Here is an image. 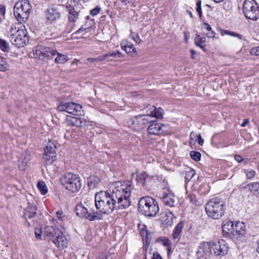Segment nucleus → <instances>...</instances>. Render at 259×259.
I'll use <instances>...</instances> for the list:
<instances>
[{
  "mask_svg": "<svg viewBox=\"0 0 259 259\" xmlns=\"http://www.w3.org/2000/svg\"><path fill=\"white\" fill-rule=\"evenodd\" d=\"M112 191H101L95 196V206L99 213L109 214L114 210L123 209L131 205L132 182L118 181Z\"/></svg>",
  "mask_w": 259,
  "mask_h": 259,
  "instance_id": "f257e3e1",
  "label": "nucleus"
},
{
  "mask_svg": "<svg viewBox=\"0 0 259 259\" xmlns=\"http://www.w3.org/2000/svg\"><path fill=\"white\" fill-rule=\"evenodd\" d=\"M7 37L13 45L18 48L24 47L29 41V36L24 26L17 28L15 25H12L8 30Z\"/></svg>",
  "mask_w": 259,
  "mask_h": 259,
  "instance_id": "f03ea898",
  "label": "nucleus"
},
{
  "mask_svg": "<svg viewBox=\"0 0 259 259\" xmlns=\"http://www.w3.org/2000/svg\"><path fill=\"white\" fill-rule=\"evenodd\" d=\"M205 208L209 218L218 220L225 215L226 205L223 200L219 198H214L207 202Z\"/></svg>",
  "mask_w": 259,
  "mask_h": 259,
  "instance_id": "7ed1b4c3",
  "label": "nucleus"
},
{
  "mask_svg": "<svg viewBox=\"0 0 259 259\" xmlns=\"http://www.w3.org/2000/svg\"><path fill=\"white\" fill-rule=\"evenodd\" d=\"M159 210L157 202L151 197H143L139 201L138 210L146 217H155Z\"/></svg>",
  "mask_w": 259,
  "mask_h": 259,
  "instance_id": "20e7f679",
  "label": "nucleus"
},
{
  "mask_svg": "<svg viewBox=\"0 0 259 259\" xmlns=\"http://www.w3.org/2000/svg\"><path fill=\"white\" fill-rule=\"evenodd\" d=\"M75 212L78 217L90 221L101 220L102 218V216L98 211L92 210L90 207V204L85 202H81L77 204L75 208Z\"/></svg>",
  "mask_w": 259,
  "mask_h": 259,
  "instance_id": "39448f33",
  "label": "nucleus"
},
{
  "mask_svg": "<svg viewBox=\"0 0 259 259\" xmlns=\"http://www.w3.org/2000/svg\"><path fill=\"white\" fill-rule=\"evenodd\" d=\"M31 6L28 0H22L16 3L14 14L21 23L26 22L30 16Z\"/></svg>",
  "mask_w": 259,
  "mask_h": 259,
  "instance_id": "423d86ee",
  "label": "nucleus"
},
{
  "mask_svg": "<svg viewBox=\"0 0 259 259\" xmlns=\"http://www.w3.org/2000/svg\"><path fill=\"white\" fill-rule=\"evenodd\" d=\"M81 187L80 179L78 175L68 172L66 174V190L69 196L74 197Z\"/></svg>",
  "mask_w": 259,
  "mask_h": 259,
  "instance_id": "0eeeda50",
  "label": "nucleus"
},
{
  "mask_svg": "<svg viewBox=\"0 0 259 259\" xmlns=\"http://www.w3.org/2000/svg\"><path fill=\"white\" fill-rule=\"evenodd\" d=\"M243 13L247 19L256 21L259 19V4L255 0H244Z\"/></svg>",
  "mask_w": 259,
  "mask_h": 259,
  "instance_id": "6e6552de",
  "label": "nucleus"
},
{
  "mask_svg": "<svg viewBox=\"0 0 259 259\" xmlns=\"http://www.w3.org/2000/svg\"><path fill=\"white\" fill-rule=\"evenodd\" d=\"M45 235L50 239L52 240L54 244L61 249L64 248L65 241L63 233L56 230L52 226H47L45 228Z\"/></svg>",
  "mask_w": 259,
  "mask_h": 259,
  "instance_id": "1a4fd4ad",
  "label": "nucleus"
},
{
  "mask_svg": "<svg viewBox=\"0 0 259 259\" xmlns=\"http://www.w3.org/2000/svg\"><path fill=\"white\" fill-rule=\"evenodd\" d=\"M152 122L149 114H140L134 116L127 121L128 126L134 131H138L143 126Z\"/></svg>",
  "mask_w": 259,
  "mask_h": 259,
  "instance_id": "9d476101",
  "label": "nucleus"
},
{
  "mask_svg": "<svg viewBox=\"0 0 259 259\" xmlns=\"http://www.w3.org/2000/svg\"><path fill=\"white\" fill-rule=\"evenodd\" d=\"M212 246L211 242H203L201 243L196 252L198 259H208L212 254Z\"/></svg>",
  "mask_w": 259,
  "mask_h": 259,
  "instance_id": "9b49d317",
  "label": "nucleus"
},
{
  "mask_svg": "<svg viewBox=\"0 0 259 259\" xmlns=\"http://www.w3.org/2000/svg\"><path fill=\"white\" fill-rule=\"evenodd\" d=\"M163 203L167 206L174 207L178 204L177 198L168 188H164L161 194Z\"/></svg>",
  "mask_w": 259,
  "mask_h": 259,
  "instance_id": "f8f14e48",
  "label": "nucleus"
},
{
  "mask_svg": "<svg viewBox=\"0 0 259 259\" xmlns=\"http://www.w3.org/2000/svg\"><path fill=\"white\" fill-rule=\"evenodd\" d=\"M56 149V144L54 142L49 141L45 149L44 155V159L47 164H51L55 160Z\"/></svg>",
  "mask_w": 259,
  "mask_h": 259,
  "instance_id": "ddd939ff",
  "label": "nucleus"
},
{
  "mask_svg": "<svg viewBox=\"0 0 259 259\" xmlns=\"http://www.w3.org/2000/svg\"><path fill=\"white\" fill-rule=\"evenodd\" d=\"M57 51L49 48L38 47L36 48L34 54L35 57L40 60L53 59L56 56Z\"/></svg>",
  "mask_w": 259,
  "mask_h": 259,
  "instance_id": "4468645a",
  "label": "nucleus"
},
{
  "mask_svg": "<svg viewBox=\"0 0 259 259\" xmlns=\"http://www.w3.org/2000/svg\"><path fill=\"white\" fill-rule=\"evenodd\" d=\"M211 244L212 246L213 254L222 256L227 253L229 247L225 240H221L217 243L211 242Z\"/></svg>",
  "mask_w": 259,
  "mask_h": 259,
  "instance_id": "2eb2a0df",
  "label": "nucleus"
},
{
  "mask_svg": "<svg viewBox=\"0 0 259 259\" xmlns=\"http://www.w3.org/2000/svg\"><path fill=\"white\" fill-rule=\"evenodd\" d=\"M66 112L73 116L82 115V107L76 103L69 102L66 104Z\"/></svg>",
  "mask_w": 259,
  "mask_h": 259,
  "instance_id": "dca6fc26",
  "label": "nucleus"
},
{
  "mask_svg": "<svg viewBox=\"0 0 259 259\" xmlns=\"http://www.w3.org/2000/svg\"><path fill=\"white\" fill-rule=\"evenodd\" d=\"M235 225L233 223L229 220H226L223 221L222 229L223 235L228 237L234 235L235 232Z\"/></svg>",
  "mask_w": 259,
  "mask_h": 259,
  "instance_id": "f3484780",
  "label": "nucleus"
},
{
  "mask_svg": "<svg viewBox=\"0 0 259 259\" xmlns=\"http://www.w3.org/2000/svg\"><path fill=\"white\" fill-rule=\"evenodd\" d=\"M164 125L161 123L153 122L148 127L147 131L151 135H159L164 132Z\"/></svg>",
  "mask_w": 259,
  "mask_h": 259,
  "instance_id": "a211bd4d",
  "label": "nucleus"
},
{
  "mask_svg": "<svg viewBox=\"0 0 259 259\" xmlns=\"http://www.w3.org/2000/svg\"><path fill=\"white\" fill-rule=\"evenodd\" d=\"M66 8H67L69 13V25L72 27L75 25V22L76 19H78L79 13L72 6H69V7L66 6Z\"/></svg>",
  "mask_w": 259,
  "mask_h": 259,
  "instance_id": "6ab92c4d",
  "label": "nucleus"
},
{
  "mask_svg": "<svg viewBox=\"0 0 259 259\" xmlns=\"http://www.w3.org/2000/svg\"><path fill=\"white\" fill-rule=\"evenodd\" d=\"M45 16L47 20L50 23H52L60 18V14L56 9L51 8L46 10L45 12Z\"/></svg>",
  "mask_w": 259,
  "mask_h": 259,
  "instance_id": "aec40b11",
  "label": "nucleus"
},
{
  "mask_svg": "<svg viewBox=\"0 0 259 259\" xmlns=\"http://www.w3.org/2000/svg\"><path fill=\"white\" fill-rule=\"evenodd\" d=\"M36 207L31 204L28 203L27 207L24 210V217L26 220L33 218L36 214Z\"/></svg>",
  "mask_w": 259,
  "mask_h": 259,
  "instance_id": "412c9836",
  "label": "nucleus"
},
{
  "mask_svg": "<svg viewBox=\"0 0 259 259\" xmlns=\"http://www.w3.org/2000/svg\"><path fill=\"white\" fill-rule=\"evenodd\" d=\"M110 57H112L113 58H121L122 57V55L118 50H115L114 51H110L103 55L99 56L97 59L103 61Z\"/></svg>",
  "mask_w": 259,
  "mask_h": 259,
  "instance_id": "4be33fe9",
  "label": "nucleus"
},
{
  "mask_svg": "<svg viewBox=\"0 0 259 259\" xmlns=\"http://www.w3.org/2000/svg\"><path fill=\"white\" fill-rule=\"evenodd\" d=\"M184 225V222L180 221L175 227L172 234V238L174 239H180L181 233L183 229Z\"/></svg>",
  "mask_w": 259,
  "mask_h": 259,
  "instance_id": "5701e85b",
  "label": "nucleus"
},
{
  "mask_svg": "<svg viewBox=\"0 0 259 259\" xmlns=\"http://www.w3.org/2000/svg\"><path fill=\"white\" fill-rule=\"evenodd\" d=\"M153 110L150 111V114H149L150 118L151 117H155L157 119H161L163 117L164 114V110L161 108H156L154 106L152 107Z\"/></svg>",
  "mask_w": 259,
  "mask_h": 259,
  "instance_id": "b1692460",
  "label": "nucleus"
},
{
  "mask_svg": "<svg viewBox=\"0 0 259 259\" xmlns=\"http://www.w3.org/2000/svg\"><path fill=\"white\" fill-rule=\"evenodd\" d=\"M206 38L205 36H201L199 34L196 35L194 42L195 44L202 49L203 51H205Z\"/></svg>",
  "mask_w": 259,
  "mask_h": 259,
  "instance_id": "393cba45",
  "label": "nucleus"
},
{
  "mask_svg": "<svg viewBox=\"0 0 259 259\" xmlns=\"http://www.w3.org/2000/svg\"><path fill=\"white\" fill-rule=\"evenodd\" d=\"M143 228L140 229V233L142 237L143 241H145L146 244H149L150 243L151 239L149 237V234L147 230L146 229V227L145 225L143 226Z\"/></svg>",
  "mask_w": 259,
  "mask_h": 259,
  "instance_id": "a878e982",
  "label": "nucleus"
},
{
  "mask_svg": "<svg viewBox=\"0 0 259 259\" xmlns=\"http://www.w3.org/2000/svg\"><path fill=\"white\" fill-rule=\"evenodd\" d=\"M249 190L254 195H257L259 194V183L254 182L247 184V187Z\"/></svg>",
  "mask_w": 259,
  "mask_h": 259,
  "instance_id": "bb28decb",
  "label": "nucleus"
},
{
  "mask_svg": "<svg viewBox=\"0 0 259 259\" xmlns=\"http://www.w3.org/2000/svg\"><path fill=\"white\" fill-rule=\"evenodd\" d=\"M157 241L161 242L163 246L167 247V251L168 254L171 251V242L170 240L166 237H161L159 238Z\"/></svg>",
  "mask_w": 259,
  "mask_h": 259,
  "instance_id": "cd10ccee",
  "label": "nucleus"
},
{
  "mask_svg": "<svg viewBox=\"0 0 259 259\" xmlns=\"http://www.w3.org/2000/svg\"><path fill=\"white\" fill-rule=\"evenodd\" d=\"M235 232L238 234H241L245 229V226L242 222H236L235 225Z\"/></svg>",
  "mask_w": 259,
  "mask_h": 259,
  "instance_id": "c85d7f7f",
  "label": "nucleus"
},
{
  "mask_svg": "<svg viewBox=\"0 0 259 259\" xmlns=\"http://www.w3.org/2000/svg\"><path fill=\"white\" fill-rule=\"evenodd\" d=\"M37 188L42 195H46L48 192L47 186L44 181L38 182Z\"/></svg>",
  "mask_w": 259,
  "mask_h": 259,
  "instance_id": "c756f323",
  "label": "nucleus"
},
{
  "mask_svg": "<svg viewBox=\"0 0 259 259\" xmlns=\"http://www.w3.org/2000/svg\"><path fill=\"white\" fill-rule=\"evenodd\" d=\"M9 65L7 62L6 59L0 56V71H5L8 70Z\"/></svg>",
  "mask_w": 259,
  "mask_h": 259,
  "instance_id": "7c9ffc66",
  "label": "nucleus"
},
{
  "mask_svg": "<svg viewBox=\"0 0 259 259\" xmlns=\"http://www.w3.org/2000/svg\"><path fill=\"white\" fill-rule=\"evenodd\" d=\"M195 175V171L189 168L188 170L185 171V179L186 181H189Z\"/></svg>",
  "mask_w": 259,
  "mask_h": 259,
  "instance_id": "2f4dec72",
  "label": "nucleus"
},
{
  "mask_svg": "<svg viewBox=\"0 0 259 259\" xmlns=\"http://www.w3.org/2000/svg\"><path fill=\"white\" fill-rule=\"evenodd\" d=\"M0 49L4 52H7L9 50V44L6 40L1 38H0Z\"/></svg>",
  "mask_w": 259,
  "mask_h": 259,
  "instance_id": "473e14b6",
  "label": "nucleus"
},
{
  "mask_svg": "<svg viewBox=\"0 0 259 259\" xmlns=\"http://www.w3.org/2000/svg\"><path fill=\"white\" fill-rule=\"evenodd\" d=\"M147 174L146 172H142L140 175L137 176L136 180L139 184L144 185V182H145V179Z\"/></svg>",
  "mask_w": 259,
  "mask_h": 259,
  "instance_id": "72a5a7b5",
  "label": "nucleus"
},
{
  "mask_svg": "<svg viewBox=\"0 0 259 259\" xmlns=\"http://www.w3.org/2000/svg\"><path fill=\"white\" fill-rule=\"evenodd\" d=\"M77 116H71L70 115H66V123H67L68 125H74L75 122L77 118Z\"/></svg>",
  "mask_w": 259,
  "mask_h": 259,
  "instance_id": "f704fd0d",
  "label": "nucleus"
},
{
  "mask_svg": "<svg viewBox=\"0 0 259 259\" xmlns=\"http://www.w3.org/2000/svg\"><path fill=\"white\" fill-rule=\"evenodd\" d=\"M190 155L192 159L196 161L200 160L201 155L200 152L195 151H192L190 152Z\"/></svg>",
  "mask_w": 259,
  "mask_h": 259,
  "instance_id": "c9c22d12",
  "label": "nucleus"
},
{
  "mask_svg": "<svg viewBox=\"0 0 259 259\" xmlns=\"http://www.w3.org/2000/svg\"><path fill=\"white\" fill-rule=\"evenodd\" d=\"M152 181V177L147 174L145 179V182H144V185H143L142 186L145 187L147 189L149 188V186L151 185Z\"/></svg>",
  "mask_w": 259,
  "mask_h": 259,
  "instance_id": "e433bc0d",
  "label": "nucleus"
},
{
  "mask_svg": "<svg viewBox=\"0 0 259 259\" xmlns=\"http://www.w3.org/2000/svg\"><path fill=\"white\" fill-rule=\"evenodd\" d=\"M121 48L128 54L133 52L135 49V47L133 45L129 46L128 44L123 45L122 44H121Z\"/></svg>",
  "mask_w": 259,
  "mask_h": 259,
  "instance_id": "4c0bfd02",
  "label": "nucleus"
},
{
  "mask_svg": "<svg viewBox=\"0 0 259 259\" xmlns=\"http://www.w3.org/2000/svg\"><path fill=\"white\" fill-rule=\"evenodd\" d=\"M56 55L57 56L55 59V62L57 63H63L65 60L64 55L58 53L57 52Z\"/></svg>",
  "mask_w": 259,
  "mask_h": 259,
  "instance_id": "58836bf2",
  "label": "nucleus"
},
{
  "mask_svg": "<svg viewBox=\"0 0 259 259\" xmlns=\"http://www.w3.org/2000/svg\"><path fill=\"white\" fill-rule=\"evenodd\" d=\"M85 125V121L80 117H77L74 126L77 127H82Z\"/></svg>",
  "mask_w": 259,
  "mask_h": 259,
  "instance_id": "ea45409f",
  "label": "nucleus"
},
{
  "mask_svg": "<svg viewBox=\"0 0 259 259\" xmlns=\"http://www.w3.org/2000/svg\"><path fill=\"white\" fill-rule=\"evenodd\" d=\"M245 172L248 179H251L253 178L255 175V171L251 169L245 170Z\"/></svg>",
  "mask_w": 259,
  "mask_h": 259,
  "instance_id": "a19ab883",
  "label": "nucleus"
},
{
  "mask_svg": "<svg viewBox=\"0 0 259 259\" xmlns=\"http://www.w3.org/2000/svg\"><path fill=\"white\" fill-rule=\"evenodd\" d=\"M196 10L198 13L200 18H201L202 15V12L201 9V2L200 0H198L196 3Z\"/></svg>",
  "mask_w": 259,
  "mask_h": 259,
  "instance_id": "79ce46f5",
  "label": "nucleus"
},
{
  "mask_svg": "<svg viewBox=\"0 0 259 259\" xmlns=\"http://www.w3.org/2000/svg\"><path fill=\"white\" fill-rule=\"evenodd\" d=\"M131 38L133 39L137 44H139L141 42V39L138 33L132 32L130 35Z\"/></svg>",
  "mask_w": 259,
  "mask_h": 259,
  "instance_id": "37998d69",
  "label": "nucleus"
},
{
  "mask_svg": "<svg viewBox=\"0 0 259 259\" xmlns=\"http://www.w3.org/2000/svg\"><path fill=\"white\" fill-rule=\"evenodd\" d=\"M187 200L192 204H196V197L193 194H190L187 197Z\"/></svg>",
  "mask_w": 259,
  "mask_h": 259,
  "instance_id": "c03bdc74",
  "label": "nucleus"
},
{
  "mask_svg": "<svg viewBox=\"0 0 259 259\" xmlns=\"http://www.w3.org/2000/svg\"><path fill=\"white\" fill-rule=\"evenodd\" d=\"M101 11V8L100 6H97L95 8L90 11V14L92 16H95L98 15Z\"/></svg>",
  "mask_w": 259,
  "mask_h": 259,
  "instance_id": "a18cd8bd",
  "label": "nucleus"
},
{
  "mask_svg": "<svg viewBox=\"0 0 259 259\" xmlns=\"http://www.w3.org/2000/svg\"><path fill=\"white\" fill-rule=\"evenodd\" d=\"M35 237L38 240L41 239V230L39 228H35L34 230Z\"/></svg>",
  "mask_w": 259,
  "mask_h": 259,
  "instance_id": "49530a36",
  "label": "nucleus"
},
{
  "mask_svg": "<svg viewBox=\"0 0 259 259\" xmlns=\"http://www.w3.org/2000/svg\"><path fill=\"white\" fill-rule=\"evenodd\" d=\"M250 53L252 55L259 56V46L251 49Z\"/></svg>",
  "mask_w": 259,
  "mask_h": 259,
  "instance_id": "de8ad7c7",
  "label": "nucleus"
},
{
  "mask_svg": "<svg viewBox=\"0 0 259 259\" xmlns=\"http://www.w3.org/2000/svg\"><path fill=\"white\" fill-rule=\"evenodd\" d=\"M202 29L203 30H205V31H207L208 32V31L211 30L212 28L208 24H207L206 23H204L202 25Z\"/></svg>",
  "mask_w": 259,
  "mask_h": 259,
  "instance_id": "09e8293b",
  "label": "nucleus"
},
{
  "mask_svg": "<svg viewBox=\"0 0 259 259\" xmlns=\"http://www.w3.org/2000/svg\"><path fill=\"white\" fill-rule=\"evenodd\" d=\"M228 35L238 37L239 39H241L242 38V35L239 33H236L233 31H230V32L228 33Z\"/></svg>",
  "mask_w": 259,
  "mask_h": 259,
  "instance_id": "8fccbe9b",
  "label": "nucleus"
},
{
  "mask_svg": "<svg viewBox=\"0 0 259 259\" xmlns=\"http://www.w3.org/2000/svg\"><path fill=\"white\" fill-rule=\"evenodd\" d=\"M97 259H111V257L109 254L101 253L99 255Z\"/></svg>",
  "mask_w": 259,
  "mask_h": 259,
  "instance_id": "3c124183",
  "label": "nucleus"
},
{
  "mask_svg": "<svg viewBox=\"0 0 259 259\" xmlns=\"http://www.w3.org/2000/svg\"><path fill=\"white\" fill-rule=\"evenodd\" d=\"M6 12V8L5 7L0 4V20L2 19V17L4 16Z\"/></svg>",
  "mask_w": 259,
  "mask_h": 259,
  "instance_id": "603ef678",
  "label": "nucleus"
},
{
  "mask_svg": "<svg viewBox=\"0 0 259 259\" xmlns=\"http://www.w3.org/2000/svg\"><path fill=\"white\" fill-rule=\"evenodd\" d=\"M57 109L59 112H63L65 111V104L62 102L60 103V104L58 105Z\"/></svg>",
  "mask_w": 259,
  "mask_h": 259,
  "instance_id": "864d4df0",
  "label": "nucleus"
},
{
  "mask_svg": "<svg viewBox=\"0 0 259 259\" xmlns=\"http://www.w3.org/2000/svg\"><path fill=\"white\" fill-rule=\"evenodd\" d=\"M206 35L208 38H214L215 35V33L212 29L211 30L208 31L206 33Z\"/></svg>",
  "mask_w": 259,
  "mask_h": 259,
  "instance_id": "5fc2aeb1",
  "label": "nucleus"
},
{
  "mask_svg": "<svg viewBox=\"0 0 259 259\" xmlns=\"http://www.w3.org/2000/svg\"><path fill=\"white\" fill-rule=\"evenodd\" d=\"M63 211H58L56 212L57 217L59 220L60 221H63L64 216L63 215Z\"/></svg>",
  "mask_w": 259,
  "mask_h": 259,
  "instance_id": "6e6d98bb",
  "label": "nucleus"
},
{
  "mask_svg": "<svg viewBox=\"0 0 259 259\" xmlns=\"http://www.w3.org/2000/svg\"><path fill=\"white\" fill-rule=\"evenodd\" d=\"M152 259H163L161 255L156 251L153 252Z\"/></svg>",
  "mask_w": 259,
  "mask_h": 259,
  "instance_id": "4d7b16f0",
  "label": "nucleus"
},
{
  "mask_svg": "<svg viewBox=\"0 0 259 259\" xmlns=\"http://www.w3.org/2000/svg\"><path fill=\"white\" fill-rule=\"evenodd\" d=\"M197 140H198V144L201 145V146H202L203 144L204 140L202 138L201 136L200 135V134H199L197 136Z\"/></svg>",
  "mask_w": 259,
  "mask_h": 259,
  "instance_id": "13d9d810",
  "label": "nucleus"
},
{
  "mask_svg": "<svg viewBox=\"0 0 259 259\" xmlns=\"http://www.w3.org/2000/svg\"><path fill=\"white\" fill-rule=\"evenodd\" d=\"M234 158L236 161L238 163H240L244 160V159L241 157L239 155H236L234 156Z\"/></svg>",
  "mask_w": 259,
  "mask_h": 259,
  "instance_id": "bf43d9fd",
  "label": "nucleus"
},
{
  "mask_svg": "<svg viewBox=\"0 0 259 259\" xmlns=\"http://www.w3.org/2000/svg\"><path fill=\"white\" fill-rule=\"evenodd\" d=\"M248 123H249V120L247 119H245L244 120L243 122L241 124V126L242 127H245Z\"/></svg>",
  "mask_w": 259,
  "mask_h": 259,
  "instance_id": "052dcab7",
  "label": "nucleus"
},
{
  "mask_svg": "<svg viewBox=\"0 0 259 259\" xmlns=\"http://www.w3.org/2000/svg\"><path fill=\"white\" fill-rule=\"evenodd\" d=\"M98 57L96 58H89L87 60L91 62H94V61H101V60H98Z\"/></svg>",
  "mask_w": 259,
  "mask_h": 259,
  "instance_id": "680f3d73",
  "label": "nucleus"
},
{
  "mask_svg": "<svg viewBox=\"0 0 259 259\" xmlns=\"http://www.w3.org/2000/svg\"><path fill=\"white\" fill-rule=\"evenodd\" d=\"M89 0H71V2H74V3H78V2L82 1L84 3L88 2Z\"/></svg>",
  "mask_w": 259,
  "mask_h": 259,
  "instance_id": "e2e57ef3",
  "label": "nucleus"
},
{
  "mask_svg": "<svg viewBox=\"0 0 259 259\" xmlns=\"http://www.w3.org/2000/svg\"><path fill=\"white\" fill-rule=\"evenodd\" d=\"M190 52L191 54V57L192 59H194V55L196 54V52L194 50H191Z\"/></svg>",
  "mask_w": 259,
  "mask_h": 259,
  "instance_id": "0e129e2a",
  "label": "nucleus"
},
{
  "mask_svg": "<svg viewBox=\"0 0 259 259\" xmlns=\"http://www.w3.org/2000/svg\"><path fill=\"white\" fill-rule=\"evenodd\" d=\"M96 183H97L96 181L95 183H93V182L91 180L88 182L89 185H90L91 186H93V187L95 186Z\"/></svg>",
  "mask_w": 259,
  "mask_h": 259,
  "instance_id": "69168bd1",
  "label": "nucleus"
},
{
  "mask_svg": "<svg viewBox=\"0 0 259 259\" xmlns=\"http://www.w3.org/2000/svg\"><path fill=\"white\" fill-rule=\"evenodd\" d=\"M229 32H230V31H228V30H223L222 32H221V34L222 35H224V34H228V33Z\"/></svg>",
  "mask_w": 259,
  "mask_h": 259,
  "instance_id": "338daca9",
  "label": "nucleus"
},
{
  "mask_svg": "<svg viewBox=\"0 0 259 259\" xmlns=\"http://www.w3.org/2000/svg\"><path fill=\"white\" fill-rule=\"evenodd\" d=\"M85 29L83 27H81L77 32H80L84 31Z\"/></svg>",
  "mask_w": 259,
  "mask_h": 259,
  "instance_id": "774afa93",
  "label": "nucleus"
}]
</instances>
